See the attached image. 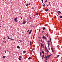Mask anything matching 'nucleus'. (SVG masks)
<instances>
[{"label": "nucleus", "mask_w": 62, "mask_h": 62, "mask_svg": "<svg viewBox=\"0 0 62 62\" xmlns=\"http://www.w3.org/2000/svg\"><path fill=\"white\" fill-rule=\"evenodd\" d=\"M44 58H45L46 60H47V59L48 58L47 57L46 55H45V57H44Z\"/></svg>", "instance_id": "obj_1"}, {"label": "nucleus", "mask_w": 62, "mask_h": 62, "mask_svg": "<svg viewBox=\"0 0 62 62\" xmlns=\"http://www.w3.org/2000/svg\"><path fill=\"white\" fill-rule=\"evenodd\" d=\"M7 37H8V39H11V40H14V39H11V38H9V37H8V36H7Z\"/></svg>", "instance_id": "obj_2"}, {"label": "nucleus", "mask_w": 62, "mask_h": 62, "mask_svg": "<svg viewBox=\"0 0 62 62\" xmlns=\"http://www.w3.org/2000/svg\"><path fill=\"white\" fill-rule=\"evenodd\" d=\"M48 44V49L49 50H50V47H49V44L48 43H47Z\"/></svg>", "instance_id": "obj_3"}, {"label": "nucleus", "mask_w": 62, "mask_h": 62, "mask_svg": "<svg viewBox=\"0 0 62 62\" xmlns=\"http://www.w3.org/2000/svg\"><path fill=\"white\" fill-rule=\"evenodd\" d=\"M51 56V55H47V58L49 59V58H50V57Z\"/></svg>", "instance_id": "obj_4"}, {"label": "nucleus", "mask_w": 62, "mask_h": 62, "mask_svg": "<svg viewBox=\"0 0 62 62\" xmlns=\"http://www.w3.org/2000/svg\"><path fill=\"white\" fill-rule=\"evenodd\" d=\"M32 31V30H31L30 31V32L29 31V35H30L31 34V32Z\"/></svg>", "instance_id": "obj_5"}, {"label": "nucleus", "mask_w": 62, "mask_h": 62, "mask_svg": "<svg viewBox=\"0 0 62 62\" xmlns=\"http://www.w3.org/2000/svg\"><path fill=\"white\" fill-rule=\"evenodd\" d=\"M14 21L15 22H18V20L16 19V18H15Z\"/></svg>", "instance_id": "obj_6"}, {"label": "nucleus", "mask_w": 62, "mask_h": 62, "mask_svg": "<svg viewBox=\"0 0 62 62\" xmlns=\"http://www.w3.org/2000/svg\"><path fill=\"white\" fill-rule=\"evenodd\" d=\"M45 10L46 11V12H47L48 10H49V9H48L47 8V9H45Z\"/></svg>", "instance_id": "obj_7"}, {"label": "nucleus", "mask_w": 62, "mask_h": 62, "mask_svg": "<svg viewBox=\"0 0 62 62\" xmlns=\"http://www.w3.org/2000/svg\"><path fill=\"white\" fill-rule=\"evenodd\" d=\"M46 37H48V33H47L46 34Z\"/></svg>", "instance_id": "obj_8"}, {"label": "nucleus", "mask_w": 62, "mask_h": 62, "mask_svg": "<svg viewBox=\"0 0 62 62\" xmlns=\"http://www.w3.org/2000/svg\"><path fill=\"white\" fill-rule=\"evenodd\" d=\"M42 6L43 7H44L45 6V4H44L43 3L42 5Z\"/></svg>", "instance_id": "obj_9"}, {"label": "nucleus", "mask_w": 62, "mask_h": 62, "mask_svg": "<svg viewBox=\"0 0 62 62\" xmlns=\"http://www.w3.org/2000/svg\"><path fill=\"white\" fill-rule=\"evenodd\" d=\"M25 22H23V23H22V24H25Z\"/></svg>", "instance_id": "obj_10"}, {"label": "nucleus", "mask_w": 62, "mask_h": 62, "mask_svg": "<svg viewBox=\"0 0 62 62\" xmlns=\"http://www.w3.org/2000/svg\"><path fill=\"white\" fill-rule=\"evenodd\" d=\"M57 13H58V14H59V13H61V12H60V11H58L57 12Z\"/></svg>", "instance_id": "obj_11"}, {"label": "nucleus", "mask_w": 62, "mask_h": 62, "mask_svg": "<svg viewBox=\"0 0 62 62\" xmlns=\"http://www.w3.org/2000/svg\"><path fill=\"white\" fill-rule=\"evenodd\" d=\"M41 46V47H43V45H42V44H40Z\"/></svg>", "instance_id": "obj_12"}, {"label": "nucleus", "mask_w": 62, "mask_h": 62, "mask_svg": "<svg viewBox=\"0 0 62 62\" xmlns=\"http://www.w3.org/2000/svg\"><path fill=\"white\" fill-rule=\"evenodd\" d=\"M43 38V39H46V37L43 36L42 37Z\"/></svg>", "instance_id": "obj_13"}, {"label": "nucleus", "mask_w": 62, "mask_h": 62, "mask_svg": "<svg viewBox=\"0 0 62 62\" xmlns=\"http://www.w3.org/2000/svg\"><path fill=\"white\" fill-rule=\"evenodd\" d=\"M17 48H18V49H20V46H17Z\"/></svg>", "instance_id": "obj_14"}, {"label": "nucleus", "mask_w": 62, "mask_h": 62, "mask_svg": "<svg viewBox=\"0 0 62 62\" xmlns=\"http://www.w3.org/2000/svg\"><path fill=\"white\" fill-rule=\"evenodd\" d=\"M23 54H25L26 53V51H24L23 52Z\"/></svg>", "instance_id": "obj_15"}, {"label": "nucleus", "mask_w": 62, "mask_h": 62, "mask_svg": "<svg viewBox=\"0 0 62 62\" xmlns=\"http://www.w3.org/2000/svg\"><path fill=\"white\" fill-rule=\"evenodd\" d=\"M46 52H49V51H48V49H46Z\"/></svg>", "instance_id": "obj_16"}, {"label": "nucleus", "mask_w": 62, "mask_h": 62, "mask_svg": "<svg viewBox=\"0 0 62 62\" xmlns=\"http://www.w3.org/2000/svg\"><path fill=\"white\" fill-rule=\"evenodd\" d=\"M33 50H34V49H32L31 50V52H33Z\"/></svg>", "instance_id": "obj_17"}, {"label": "nucleus", "mask_w": 62, "mask_h": 62, "mask_svg": "<svg viewBox=\"0 0 62 62\" xmlns=\"http://www.w3.org/2000/svg\"><path fill=\"white\" fill-rule=\"evenodd\" d=\"M60 55H58L56 57V58H57Z\"/></svg>", "instance_id": "obj_18"}, {"label": "nucleus", "mask_w": 62, "mask_h": 62, "mask_svg": "<svg viewBox=\"0 0 62 62\" xmlns=\"http://www.w3.org/2000/svg\"><path fill=\"white\" fill-rule=\"evenodd\" d=\"M42 53L43 54H44V51H42Z\"/></svg>", "instance_id": "obj_19"}, {"label": "nucleus", "mask_w": 62, "mask_h": 62, "mask_svg": "<svg viewBox=\"0 0 62 62\" xmlns=\"http://www.w3.org/2000/svg\"><path fill=\"white\" fill-rule=\"evenodd\" d=\"M31 58V57H29V58H28V59L29 60L30 59V58Z\"/></svg>", "instance_id": "obj_20"}, {"label": "nucleus", "mask_w": 62, "mask_h": 62, "mask_svg": "<svg viewBox=\"0 0 62 62\" xmlns=\"http://www.w3.org/2000/svg\"><path fill=\"white\" fill-rule=\"evenodd\" d=\"M22 58V56H20L19 57V58Z\"/></svg>", "instance_id": "obj_21"}, {"label": "nucleus", "mask_w": 62, "mask_h": 62, "mask_svg": "<svg viewBox=\"0 0 62 62\" xmlns=\"http://www.w3.org/2000/svg\"><path fill=\"white\" fill-rule=\"evenodd\" d=\"M43 30H45V28L44 27L43 28Z\"/></svg>", "instance_id": "obj_22"}, {"label": "nucleus", "mask_w": 62, "mask_h": 62, "mask_svg": "<svg viewBox=\"0 0 62 62\" xmlns=\"http://www.w3.org/2000/svg\"><path fill=\"white\" fill-rule=\"evenodd\" d=\"M51 49H52V52L54 53V51H53V49H52V48H51Z\"/></svg>", "instance_id": "obj_23"}, {"label": "nucleus", "mask_w": 62, "mask_h": 62, "mask_svg": "<svg viewBox=\"0 0 62 62\" xmlns=\"http://www.w3.org/2000/svg\"><path fill=\"white\" fill-rule=\"evenodd\" d=\"M45 48L46 49H47V47H46V46H45Z\"/></svg>", "instance_id": "obj_24"}, {"label": "nucleus", "mask_w": 62, "mask_h": 62, "mask_svg": "<svg viewBox=\"0 0 62 62\" xmlns=\"http://www.w3.org/2000/svg\"><path fill=\"white\" fill-rule=\"evenodd\" d=\"M19 60H21V59L20 58H19L18 59Z\"/></svg>", "instance_id": "obj_25"}, {"label": "nucleus", "mask_w": 62, "mask_h": 62, "mask_svg": "<svg viewBox=\"0 0 62 62\" xmlns=\"http://www.w3.org/2000/svg\"><path fill=\"white\" fill-rule=\"evenodd\" d=\"M6 38L5 37L3 38V39H5Z\"/></svg>", "instance_id": "obj_26"}, {"label": "nucleus", "mask_w": 62, "mask_h": 62, "mask_svg": "<svg viewBox=\"0 0 62 62\" xmlns=\"http://www.w3.org/2000/svg\"><path fill=\"white\" fill-rule=\"evenodd\" d=\"M42 57V59H43V57H42V56H41Z\"/></svg>", "instance_id": "obj_27"}, {"label": "nucleus", "mask_w": 62, "mask_h": 62, "mask_svg": "<svg viewBox=\"0 0 62 62\" xmlns=\"http://www.w3.org/2000/svg\"><path fill=\"white\" fill-rule=\"evenodd\" d=\"M3 42H5V43H6V41H3Z\"/></svg>", "instance_id": "obj_28"}, {"label": "nucleus", "mask_w": 62, "mask_h": 62, "mask_svg": "<svg viewBox=\"0 0 62 62\" xmlns=\"http://www.w3.org/2000/svg\"><path fill=\"white\" fill-rule=\"evenodd\" d=\"M41 1L42 2V3H43V0H41Z\"/></svg>", "instance_id": "obj_29"}, {"label": "nucleus", "mask_w": 62, "mask_h": 62, "mask_svg": "<svg viewBox=\"0 0 62 62\" xmlns=\"http://www.w3.org/2000/svg\"><path fill=\"white\" fill-rule=\"evenodd\" d=\"M43 57H44H44H44V54H43Z\"/></svg>", "instance_id": "obj_30"}, {"label": "nucleus", "mask_w": 62, "mask_h": 62, "mask_svg": "<svg viewBox=\"0 0 62 62\" xmlns=\"http://www.w3.org/2000/svg\"><path fill=\"white\" fill-rule=\"evenodd\" d=\"M18 40H19V41H20V42H22V41L21 40H18Z\"/></svg>", "instance_id": "obj_31"}, {"label": "nucleus", "mask_w": 62, "mask_h": 62, "mask_svg": "<svg viewBox=\"0 0 62 62\" xmlns=\"http://www.w3.org/2000/svg\"><path fill=\"white\" fill-rule=\"evenodd\" d=\"M6 56H3V58H5V57H6Z\"/></svg>", "instance_id": "obj_32"}, {"label": "nucleus", "mask_w": 62, "mask_h": 62, "mask_svg": "<svg viewBox=\"0 0 62 62\" xmlns=\"http://www.w3.org/2000/svg\"><path fill=\"white\" fill-rule=\"evenodd\" d=\"M48 52H47L46 53V54H47V55L48 54Z\"/></svg>", "instance_id": "obj_33"}, {"label": "nucleus", "mask_w": 62, "mask_h": 62, "mask_svg": "<svg viewBox=\"0 0 62 62\" xmlns=\"http://www.w3.org/2000/svg\"><path fill=\"white\" fill-rule=\"evenodd\" d=\"M60 18H62V16H60Z\"/></svg>", "instance_id": "obj_34"}, {"label": "nucleus", "mask_w": 62, "mask_h": 62, "mask_svg": "<svg viewBox=\"0 0 62 62\" xmlns=\"http://www.w3.org/2000/svg\"><path fill=\"white\" fill-rule=\"evenodd\" d=\"M45 2H46V3L47 2V0H46L45 1Z\"/></svg>", "instance_id": "obj_35"}, {"label": "nucleus", "mask_w": 62, "mask_h": 62, "mask_svg": "<svg viewBox=\"0 0 62 62\" xmlns=\"http://www.w3.org/2000/svg\"><path fill=\"white\" fill-rule=\"evenodd\" d=\"M18 18V17H16V18H15V19H17V18Z\"/></svg>", "instance_id": "obj_36"}, {"label": "nucleus", "mask_w": 62, "mask_h": 62, "mask_svg": "<svg viewBox=\"0 0 62 62\" xmlns=\"http://www.w3.org/2000/svg\"><path fill=\"white\" fill-rule=\"evenodd\" d=\"M29 32V30H28V31H27V32Z\"/></svg>", "instance_id": "obj_37"}, {"label": "nucleus", "mask_w": 62, "mask_h": 62, "mask_svg": "<svg viewBox=\"0 0 62 62\" xmlns=\"http://www.w3.org/2000/svg\"><path fill=\"white\" fill-rule=\"evenodd\" d=\"M30 46H31V43H30Z\"/></svg>", "instance_id": "obj_38"}, {"label": "nucleus", "mask_w": 62, "mask_h": 62, "mask_svg": "<svg viewBox=\"0 0 62 62\" xmlns=\"http://www.w3.org/2000/svg\"><path fill=\"white\" fill-rule=\"evenodd\" d=\"M41 12H42V11H43V10H41Z\"/></svg>", "instance_id": "obj_39"}, {"label": "nucleus", "mask_w": 62, "mask_h": 62, "mask_svg": "<svg viewBox=\"0 0 62 62\" xmlns=\"http://www.w3.org/2000/svg\"><path fill=\"white\" fill-rule=\"evenodd\" d=\"M40 29L39 30V32H40Z\"/></svg>", "instance_id": "obj_40"}, {"label": "nucleus", "mask_w": 62, "mask_h": 62, "mask_svg": "<svg viewBox=\"0 0 62 62\" xmlns=\"http://www.w3.org/2000/svg\"><path fill=\"white\" fill-rule=\"evenodd\" d=\"M28 4H26V6H28Z\"/></svg>", "instance_id": "obj_41"}, {"label": "nucleus", "mask_w": 62, "mask_h": 62, "mask_svg": "<svg viewBox=\"0 0 62 62\" xmlns=\"http://www.w3.org/2000/svg\"><path fill=\"white\" fill-rule=\"evenodd\" d=\"M44 32V31H42V33H43Z\"/></svg>", "instance_id": "obj_42"}, {"label": "nucleus", "mask_w": 62, "mask_h": 62, "mask_svg": "<svg viewBox=\"0 0 62 62\" xmlns=\"http://www.w3.org/2000/svg\"><path fill=\"white\" fill-rule=\"evenodd\" d=\"M28 5H30V3H29V4H28Z\"/></svg>", "instance_id": "obj_43"}, {"label": "nucleus", "mask_w": 62, "mask_h": 62, "mask_svg": "<svg viewBox=\"0 0 62 62\" xmlns=\"http://www.w3.org/2000/svg\"><path fill=\"white\" fill-rule=\"evenodd\" d=\"M33 8H32V9H34V7H33Z\"/></svg>", "instance_id": "obj_44"}, {"label": "nucleus", "mask_w": 62, "mask_h": 62, "mask_svg": "<svg viewBox=\"0 0 62 62\" xmlns=\"http://www.w3.org/2000/svg\"><path fill=\"white\" fill-rule=\"evenodd\" d=\"M45 61L46 62H47V61H46V60H45Z\"/></svg>", "instance_id": "obj_45"}, {"label": "nucleus", "mask_w": 62, "mask_h": 62, "mask_svg": "<svg viewBox=\"0 0 62 62\" xmlns=\"http://www.w3.org/2000/svg\"><path fill=\"white\" fill-rule=\"evenodd\" d=\"M41 42L42 41V39L41 40Z\"/></svg>", "instance_id": "obj_46"}, {"label": "nucleus", "mask_w": 62, "mask_h": 62, "mask_svg": "<svg viewBox=\"0 0 62 62\" xmlns=\"http://www.w3.org/2000/svg\"><path fill=\"white\" fill-rule=\"evenodd\" d=\"M6 52H7V51H5V53H6Z\"/></svg>", "instance_id": "obj_47"}, {"label": "nucleus", "mask_w": 62, "mask_h": 62, "mask_svg": "<svg viewBox=\"0 0 62 62\" xmlns=\"http://www.w3.org/2000/svg\"><path fill=\"white\" fill-rule=\"evenodd\" d=\"M23 22H25V21H24V20H23Z\"/></svg>", "instance_id": "obj_48"}, {"label": "nucleus", "mask_w": 62, "mask_h": 62, "mask_svg": "<svg viewBox=\"0 0 62 62\" xmlns=\"http://www.w3.org/2000/svg\"><path fill=\"white\" fill-rule=\"evenodd\" d=\"M51 38H50V41H51Z\"/></svg>", "instance_id": "obj_49"}, {"label": "nucleus", "mask_w": 62, "mask_h": 62, "mask_svg": "<svg viewBox=\"0 0 62 62\" xmlns=\"http://www.w3.org/2000/svg\"><path fill=\"white\" fill-rule=\"evenodd\" d=\"M21 19H22V16L21 17Z\"/></svg>", "instance_id": "obj_50"}, {"label": "nucleus", "mask_w": 62, "mask_h": 62, "mask_svg": "<svg viewBox=\"0 0 62 62\" xmlns=\"http://www.w3.org/2000/svg\"><path fill=\"white\" fill-rule=\"evenodd\" d=\"M36 15H38V13H36Z\"/></svg>", "instance_id": "obj_51"}, {"label": "nucleus", "mask_w": 62, "mask_h": 62, "mask_svg": "<svg viewBox=\"0 0 62 62\" xmlns=\"http://www.w3.org/2000/svg\"><path fill=\"white\" fill-rule=\"evenodd\" d=\"M39 39H41V38L40 37H39Z\"/></svg>", "instance_id": "obj_52"}, {"label": "nucleus", "mask_w": 62, "mask_h": 62, "mask_svg": "<svg viewBox=\"0 0 62 62\" xmlns=\"http://www.w3.org/2000/svg\"><path fill=\"white\" fill-rule=\"evenodd\" d=\"M49 4H50V2H49Z\"/></svg>", "instance_id": "obj_53"}, {"label": "nucleus", "mask_w": 62, "mask_h": 62, "mask_svg": "<svg viewBox=\"0 0 62 62\" xmlns=\"http://www.w3.org/2000/svg\"><path fill=\"white\" fill-rule=\"evenodd\" d=\"M11 34L12 35H13V34H12V33H11Z\"/></svg>", "instance_id": "obj_54"}, {"label": "nucleus", "mask_w": 62, "mask_h": 62, "mask_svg": "<svg viewBox=\"0 0 62 62\" xmlns=\"http://www.w3.org/2000/svg\"><path fill=\"white\" fill-rule=\"evenodd\" d=\"M2 22H4V21H2Z\"/></svg>", "instance_id": "obj_55"}, {"label": "nucleus", "mask_w": 62, "mask_h": 62, "mask_svg": "<svg viewBox=\"0 0 62 62\" xmlns=\"http://www.w3.org/2000/svg\"><path fill=\"white\" fill-rule=\"evenodd\" d=\"M7 51L8 52V50H7Z\"/></svg>", "instance_id": "obj_56"}, {"label": "nucleus", "mask_w": 62, "mask_h": 62, "mask_svg": "<svg viewBox=\"0 0 62 62\" xmlns=\"http://www.w3.org/2000/svg\"><path fill=\"white\" fill-rule=\"evenodd\" d=\"M50 42V41H48V42Z\"/></svg>", "instance_id": "obj_57"}, {"label": "nucleus", "mask_w": 62, "mask_h": 62, "mask_svg": "<svg viewBox=\"0 0 62 62\" xmlns=\"http://www.w3.org/2000/svg\"><path fill=\"white\" fill-rule=\"evenodd\" d=\"M1 18H2V16H1Z\"/></svg>", "instance_id": "obj_58"}, {"label": "nucleus", "mask_w": 62, "mask_h": 62, "mask_svg": "<svg viewBox=\"0 0 62 62\" xmlns=\"http://www.w3.org/2000/svg\"><path fill=\"white\" fill-rule=\"evenodd\" d=\"M41 43H42L41 42L40 43V44H41Z\"/></svg>", "instance_id": "obj_59"}, {"label": "nucleus", "mask_w": 62, "mask_h": 62, "mask_svg": "<svg viewBox=\"0 0 62 62\" xmlns=\"http://www.w3.org/2000/svg\"><path fill=\"white\" fill-rule=\"evenodd\" d=\"M30 19H31V18L30 17Z\"/></svg>", "instance_id": "obj_60"}, {"label": "nucleus", "mask_w": 62, "mask_h": 62, "mask_svg": "<svg viewBox=\"0 0 62 62\" xmlns=\"http://www.w3.org/2000/svg\"><path fill=\"white\" fill-rule=\"evenodd\" d=\"M21 13H19V14H21Z\"/></svg>", "instance_id": "obj_61"}, {"label": "nucleus", "mask_w": 62, "mask_h": 62, "mask_svg": "<svg viewBox=\"0 0 62 62\" xmlns=\"http://www.w3.org/2000/svg\"><path fill=\"white\" fill-rule=\"evenodd\" d=\"M0 27H1V26H0Z\"/></svg>", "instance_id": "obj_62"}, {"label": "nucleus", "mask_w": 62, "mask_h": 62, "mask_svg": "<svg viewBox=\"0 0 62 62\" xmlns=\"http://www.w3.org/2000/svg\"><path fill=\"white\" fill-rule=\"evenodd\" d=\"M41 54V52H40V54Z\"/></svg>", "instance_id": "obj_63"}, {"label": "nucleus", "mask_w": 62, "mask_h": 62, "mask_svg": "<svg viewBox=\"0 0 62 62\" xmlns=\"http://www.w3.org/2000/svg\"><path fill=\"white\" fill-rule=\"evenodd\" d=\"M40 56L41 55V54H40Z\"/></svg>", "instance_id": "obj_64"}]
</instances>
